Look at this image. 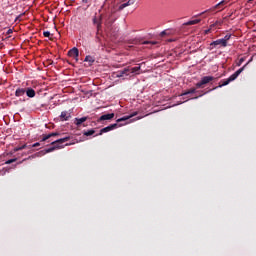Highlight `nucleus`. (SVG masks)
Listing matches in <instances>:
<instances>
[{"instance_id": "nucleus-1", "label": "nucleus", "mask_w": 256, "mask_h": 256, "mask_svg": "<svg viewBox=\"0 0 256 256\" xmlns=\"http://www.w3.org/2000/svg\"><path fill=\"white\" fill-rule=\"evenodd\" d=\"M69 139H71V137L66 136L64 138H61V139L51 142L52 147L47 148L45 150V153H53V151H55V149H63L65 147V145H63V143H67V141H69ZM45 153L38 152V153L24 159V161H27L29 159H35V157H41V155H45Z\"/></svg>"}, {"instance_id": "nucleus-2", "label": "nucleus", "mask_w": 256, "mask_h": 256, "mask_svg": "<svg viewBox=\"0 0 256 256\" xmlns=\"http://www.w3.org/2000/svg\"><path fill=\"white\" fill-rule=\"evenodd\" d=\"M245 67H247V65H244L242 68L238 69L234 74H232L228 79L226 80H221L219 83V86L214 87L213 89H211V91H215V89H219V87H225L227 85H229V83H231L232 81H235V79H237V77H239V75L241 74L242 71H245Z\"/></svg>"}, {"instance_id": "nucleus-3", "label": "nucleus", "mask_w": 256, "mask_h": 256, "mask_svg": "<svg viewBox=\"0 0 256 256\" xmlns=\"http://www.w3.org/2000/svg\"><path fill=\"white\" fill-rule=\"evenodd\" d=\"M92 23L96 26V37L97 39H99L101 31H103V15H101L99 18H97V16H94L92 19Z\"/></svg>"}, {"instance_id": "nucleus-4", "label": "nucleus", "mask_w": 256, "mask_h": 256, "mask_svg": "<svg viewBox=\"0 0 256 256\" xmlns=\"http://www.w3.org/2000/svg\"><path fill=\"white\" fill-rule=\"evenodd\" d=\"M211 81H215V77H213V76L202 77L200 82L196 83V89H203L204 85L211 83Z\"/></svg>"}, {"instance_id": "nucleus-5", "label": "nucleus", "mask_w": 256, "mask_h": 256, "mask_svg": "<svg viewBox=\"0 0 256 256\" xmlns=\"http://www.w3.org/2000/svg\"><path fill=\"white\" fill-rule=\"evenodd\" d=\"M129 43L131 45H157V41H143L141 38H134Z\"/></svg>"}, {"instance_id": "nucleus-6", "label": "nucleus", "mask_w": 256, "mask_h": 256, "mask_svg": "<svg viewBox=\"0 0 256 256\" xmlns=\"http://www.w3.org/2000/svg\"><path fill=\"white\" fill-rule=\"evenodd\" d=\"M229 45L228 43L224 42L223 38L217 39L210 43L209 49L210 51H213V49L217 47H227Z\"/></svg>"}, {"instance_id": "nucleus-7", "label": "nucleus", "mask_w": 256, "mask_h": 256, "mask_svg": "<svg viewBox=\"0 0 256 256\" xmlns=\"http://www.w3.org/2000/svg\"><path fill=\"white\" fill-rule=\"evenodd\" d=\"M117 127H121V124H118V123L111 124L105 128H102L98 135H102L103 133H109V131H113L114 129H117Z\"/></svg>"}, {"instance_id": "nucleus-8", "label": "nucleus", "mask_w": 256, "mask_h": 256, "mask_svg": "<svg viewBox=\"0 0 256 256\" xmlns=\"http://www.w3.org/2000/svg\"><path fill=\"white\" fill-rule=\"evenodd\" d=\"M225 5H227V2L225 0H222L221 2L213 6L211 9L207 10L206 13L209 11H216V9H220V11H223L225 9Z\"/></svg>"}, {"instance_id": "nucleus-9", "label": "nucleus", "mask_w": 256, "mask_h": 256, "mask_svg": "<svg viewBox=\"0 0 256 256\" xmlns=\"http://www.w3.org/2000/svg\"><path fill=\"white\" fill-rule=\"evenodd\" d=\"M69 57H75L76 61L79 60V49L77 47L72 48L68 51Z\"/></svg>"}, {"instance_id": "nucleus-10", "label": "nucleus", "mask_w": 256, "mask_h": 256, "mask_svg": "<svg viewBox=\"0 0 256 256\" xmlns=\"http://www.w3.org/2000/svg\"><path fill=\"white\" fill-rule=\"evenodd\" d=\"M115 117V113H110V114H103L99 119L98 123H101V121H111Z\"/></svg>"}, {"instance_id": "nucleus-11", "label": "nucleus", "mask_w": 256, "mask_h": 256, "mask_svg": "<svg viewBox=\"0 0 256 256\" xmlns=\"http://www.w3.org/2000/svg\"><path fill=\"white\" fill-rule=\"evenodd\" d=\"M129 71H131V68H124L123 70H120L116 73V77L121 78V77H126L129 76Z\"/></svg>"}, {"instance_id": "nucleus-12", "label": "nucleus", "mask_w": 256, "mask_h": 256, "mask_svg": "<svg viewBox=\"0 0 256 256\" xmlns=\"http://www.w3.org/2000/svg\"><path fill=\"white\" fill-rule=\"evenodd\" d=\"M71 119V112L62 111L60 115V121H69Z\"/></svg>"}, {"instance_id": "nucleus-13", "label": "nucleus", "mask_w": 256, "mask_h": 256, "mask_svg": "<svg viewBox=\"0 0 256 256\" xmlns=\"http://www.w3.org/2000/svg\"><path fill=\"white\" fill-rule=\"evenodd\" d=\"M136 0H128L126 3H122L118 7V11H123L125 7H129L130 5H135Z\"/></svg>"}, {"instance_id": "nucleus-14", "label": "nucleus", "mask_w": 256, "mask_h": 256, "mask_svg": "<svg viewBox=\"0 0 256 256\" xmlns=\"http://www.w3.org/2000/svg\"><path fill=\"white\" fill-rule=\"evenodd\" d=\"M57 135H59V133H57V132H52L50 134H45V135L42 136L41 143L47 141L48 139H51V137H57Z\"/></svg>"}, {"instance_id": "nucleus-15", "label": "nucleus", "mask_w": 256, "mask_h": 256, "mask_svg": "<svg viewBox=\"0 0 256 256\" xmlns=\"http://www.w3.org/2000/svg\"><path fill=\"white\" fill-rule=\"evenodd\" d=\"M26 95L27 97H29L30 99H33V97H35L37 95V93L35 92V90L31 87H27L26 88Z\"/></svg>"}, {"instance_id": "nucleus-16", "label": "nucleus", "mask_w": 256, "mask_h": 256, "mask_svg": "<svg viewBox=\"0 0 256 256\" xmlns=\"http://www.w3.org/2000/svg\"><path fill=\"white\" fill-rule=\"evenodd\" d=\"M26 93V88L18 87L15 91V97H23Z\"/></svg>"}, {"instance_id": "nucleus-17", "label": "nucleus", "mask_w": 256, "mask_h": 256, "mask_svg": "<svg viewBox=\"0 0 256 256\" xmlns=\"http://www.w3.org/2000/svg\"><path fill=\"white\" fill-rule=\"evenodd\" d=\"M138 115V112H133V113H131L129 116H124V117H122V118H119L118 120H117V123H121V121H127V120H129V119H131L132 117H135V116H137Z\"/></svg>"}, {"instance_id": "nucleus-18", "label": "nucleus", "mask_w": 256, "mask_h": 256, "mask_svg": "<svg viewBox=\"0 0 256 256\" xmlns=\"http://www.w3.org/2000/svg\"><path fill=\"white\" fill-rule=\"evenodd\" d=\"M219 25H221V22L216 21L214 24H212V25L210 26V29H207V30L204 31V35H209V33H211V29H212L213 27H219Z\"/></svg>"}, {"instance_id": "nucleus-19", "label": "nucleus", "mask_w": 256, "mask_h": 256, "mask_svg": "<svg viewBox=\"0 0 256 256\" xmlns=\"http://www.w3.org/2000/svg\"><path fill=\"white\" fill-rule=\"evenodd\" d=\"M85 121H87V117L76 118L75 125H77V127H80V125H83Z\"/></svg>"}, {"instance_id": "nucleus-20", "label": "nucleus", "mask_w": 256, "mask_h": 256, "mask_svg": "<svg viewBox=\"0 0 256 256\" xmlns=\"http://www.w3.org/2000/svg\"><path fill=\"white\" fill-rule=\"evenodd\" d=\"M139 71H141V66L130 68L129 73L139 75Z\"/></svg>"}, {"instance_id": "nucleus-21", "label": "nucleus", "mask_w": 256, "mask_h": 256, "mask_svg": "<svg viewBox=\"0 0 256 256\" xmlns=\"http://www.w3.org/2000/svg\"><path fill=\"white\" fill-rule=\"evenodd\" d=\"M84 61L86 63H90V65H93V63H95V58H93V56L88 55L85 57Z\"/></svg>"}, {"instance_id": "nucleus-22", "label": "nucleus", "mask_w": 256, "mask_h": 256, "mask_svg": "<svg viewBox=\"0 0 256 256\" xmlns=\"http://www.w3.org/2000/svg\"><path fill=\"white\" fill-rule=\"evenodd\" d=\"M197 23H201V19L190 20V21L184 23V25H186V26H189V25H197Z\"/></svg>"}, {"instance_id": "nucleus-23", "label": "nucleus", "mask_w": 256, "mask_h": 256, "mask_svg": "<svg viewBox=\"0 0 256 256\" xmlns=\"http://www.w3.org/2000/svg\"><path fill=\"white\" fill-rule=\"evenodd\" d=\"M196 92H197V89H196V88H191L190 90H188V91L182 93L181 95H182V96L191 95V94L196 93Z\"/></svg>"}, {"instance_id": "nucleus-24", "label": "nucleus", "mask_w": 256, "mask_h": 256, "mask_svg": "<svg viewBox=\"0 0 256 256\" xmlns=\"http://www.w3.org/2000/svg\"><path fill=\"white\" fill-rule=\"evenodd\" d=\"M84 135L86 137H91V135H95V131L93 129L88 130V131L84 132Z\"/></svg>"}, {"instance_id": "nucleus-25", "label": "nucleus", "mask_w": 256, "mask_h": 256, "mask_svg": "<svg viewBox=\"0 0 256 256\" xmlns=\"http://www.w3.org/2000/svg\"><path fill=\"white\" fill-rule=\"evenodd\" d=\"M23 149H27V144H24L20 147H16L14 148V151L17 152V151H23Z\"/></svg>"}, {"instance_id": "nucleus-26", "label": "nucleus", "mask_w": 256, "mask_h": 256, "mask_svg": "<svg viewBox=\"0 0 256 256\" xmlns=\"http://www.w3.org/2000/svg\"><path fill=\"white\" fill-rule=\"evenodd\" d=\"M232 35L231 34H226L224 36V38H222V40L225 42V43H228V41L231 39Z\"/></svg>"}, {"instance_id": "nucleus-27", "label": "nucleus", "mask_w": 256, "mask_h": 256, "mask_svg": "<svg viewBox=\"0 0 256 256\" xmlns=\"http://www.w3.org/2000/svg\"><path fill=\"white\" fill-rule=\"evenodd\" d=\"M113 13H115V9H111L110 11H108L106 14L107 19H111V15H113Z\"/></svg>"}, {"instance_id": "nucleus-28", "label": "nucleus", "mask_w": 256, "mask_h": 256, "mask_svg": "<svg viewBox=\"0 0 256 256\" xmlns=\"http://www.w3.org/2000/svg\"><path fill=\"white\" fill-rule=\"evenodd\" d=\"M245 62V58H240L239 61L237 62V67H241L243 63Z\"/></svg>"}, {"instance_id": "nucleus-29", "label": "nucleus", "mask_w": 256, "mask_h": 256, "mask_svg": "<svg viewBox=\"0 0 256 256\" xmlns=\"http://www.w3.org/2000/svg\"><path fill=\"white\" fill-rule=\"evenodd\" d=\"M15 161H17V158L10 159V160L6 161L5 164L6 165H11V163H15Z\"/></svg>"}, {"instance_id": "nucleus-30", "label": "nucleus", "mask_w": 256, "mask_h": 256, "mask_svg": "<svg viewBox=\"0 0 256 256\" xmlns=\"http://www.w3.org/2000/svg\"><path fill=\"white\" fill-rule=\"evenodd\" d=\"M43 35H44V37H51V32H49V31H44V32H43Z\"/></svg>"}, {"instance_id": "nucleus-31", "label": "nucleus", "mask_w": 256, "mask_h": 256, "mask_svg": "<svg viewBox=\"0 0 256 256\" xmlns=\"http://www.w3.org/2000/svg\"><path fill=\"white\" fill-rule=\"evenodd\" d=\"M32 147H41V142H36L32 145Z\"/></svg>"}, {"instance_id": "nucleus-32", "label": "nucleus", "mask_w": 256, "mask_h": 256, "mask_svg": "<svg viewBox=\"0 0 256 256\" xmlns=\"http://www.w3.org/2000/svg\"><path fill=\"white\" fill-rule=\"evenodd\" d=\"M164 35H167V32H166V31H162V32L160 33V36H161V37H164Z\"/></svg>"}, {"instance_id": "nucleus-33", "label": "nucleus", "mask_w": 256, "mask_h": 256, "mask_svg": "<svg viewBox=\"0 0 256 256\" xmlns=\"http://www.w3.org/2000/svg\"><path fill=\"white\" fill-rule=\"evenodd\" d=\"M11 33H13V30L12 29H8L7 35H11Z\"/></svg>"}, {"instance_id": "nucleus-34", "label": "nucleus", "mask_w": 256, "mask_h": 256, "mask_svg": "<svg viewBox=\"0 0 256 256\" xmlns=\"http://www.w3.org/2000/svg\"><path fill=\"white\" fill-rule=\"evenodd\" d=\"M194 99H199V97L196 96Z\"/></svg>"}, {"instance_id": "nucleus-35", "label": "nucleus", "mask_w": 256, "mask_h": 256, "mask_svg": "<svg viewBox=\"0 0 256 256\" xmlns=\"http://www.w3.org/2000/svg\"><path fill=\"white\" fill-rule=\"evenodd\" d=\"M141 119V117H138L137 120Z\"/></svg>"}]
</instances>
